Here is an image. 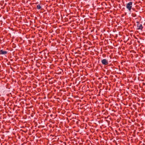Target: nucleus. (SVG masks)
I'll use <instances>...</instances> for the list:
<instances>
[{
  "mask_svg": "<svg viewBox=\"0 0 145 145\" xmlns=\"http://www.w3.org/2000/svg\"><path fill=\"white\" fill-rule=\"evenodd\" d=\"M132 4L133 3L131 2H130L126 4V8L129 11H131L132 6Z\"/></svg>",
  "mask_w": 145,
  "mask_h": 145,
  "instance_id": "obj_1",
  "label": "nucleus"
},
{
  "mask_svg": "<svg viewBox=\"0 0 145 145\" xmlns=\"http://www.w3.org/2000/svg\"><path fill=\"white\" fill-rule=\"evenodd\" d=\"M101 63L103 65H106L108 64V61L105 59L102 60Z\"/></svg>",
  "mask_w": 145,
  "mask_h": 145,
  "instance_id": "obj_2",
  "label": "nucleus"
},
{
  "mask_svg": "<svg viewBox=\"0 0 145 145\" xmlns=\"http://www.w3.org/2000/svg\"><path fill=\"white\" fill-rule=\"evenodd\" d=\"M137 23H139V22H137ZM137 27L138 29H140L142 30V29L143 27L142 26V25L141 24H138L137 25Z\"/></svg>",
  "mask_w": 145,
  "mask_h": 145,
  "instance_id": "obj_3",
  "label": "nucleus"
},
{
  "mask_svg": "<svg viewBox=\"0 0 145 145\" xmlns=\"http://www.w3.org/2000/svg\"><path fill=\"white\" fill-rule=\"evenodd\" d=\"M7 53V52L6 51H4L3 50H0V54H5Z\"/></svg>",
  "mask_w": 145,
  "mask_h": 145,
  "instance_id": "obj_4",
  "label": "nucleus"
},
{
  "mask_svg": "<svg viewBox=\"0 0 145 145\" xmlns=\"http://www.w3.org/2000/svg\"><path fill=\"white\" fill-rule=\"evenodd\" d=\"M41 8V7L40 6V5H38L37 6V8L38 9H40Z\"/></svg>",
  "mask_w": 145,
  "mask_h": 145,
  "instance_id": "obj_5",
  "label": "nucleus"
}]
</instances>
